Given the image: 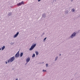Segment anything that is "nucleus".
<instances>
[{
	"mask_svg": "<svg viewBox=\"0 0 80 80\" xmlns=\"http://www.w3.org/2000/svg\"><path fill=\"white\" fill-rule=\"evenodd\" d=\"M15 57L13 56L10 58V59H9L8 60V63H9V62H13V61L15 60Z\"/></svg>",
	"mask_w": 80,
	"mask_h": 80,
	"instance_id": "f257e3e1",
	"label": "nucleus"
},
{
	"mask_svg": "<svg viewBox=\"0 0 80 80\" xmlns=\"http://www.w3.org/2000/svg\"><path fill=\"white\" fill-rule=\"evenodd\" d=\"M36 45H37V44L36 43L34 44H32V45L31 47V48L29 49V50L30 51H31V50H32L33 49V48L36 47Z\"/></svg>",
	"mask_w": 80,
	"mask_h": 80,
	"instance_id": "f03ea898",
	"label": "nucleus"
},
{
	"mask_svg": "<svg viewBox=\"0 0 80 80\" xmlns=\"http://www.w3.org/2000/svg\"><path fill=\"white\" fill-rule=\"evenodd\" d=\"M20 51H18L17 53L15 55V57L16 58H18V57H19V56H20Z\"/></svg>",
	"mask_w": 80,
	"mask_h": 80,
	"instance_id": "7ed1b4c3",
	"label": "nucleus"
},
{
	"mask_svg": "<svg viewBox=\"0 0 80 80\" xmlns=\"http://www.w3.org/2000/svg\"><path fill=\"white\" fill-rule=\"evenodd\" d=\"M22 5H24L23 1H22L21 2H19V3L17 4L18 6H20Z\"/></svg>",
	"mask_w": 80,
	"mask_h": 80,
	"instance_id": "20e7f679",
	"label": "nucleus"
},
{
	"mask_svg": "<svg viewBox=\"0 0 80 80\" xmlns=\"http://www.w3.org/2000/svg\"><path fill=\"white\" fill-rule=\"evenodd\" d=\"M18 34H19V32H17L16 34H15L13 37L14 38H16L17 37L18 35Z\"/></svg>",
	"mask_w": 80,
	"mask_h": 80,
	"instance_id": "39448f33",
	"label": "nucleus"
},
{
	"mask_svg": "<svg viewBox=\"0 0 80 80\" xmlns=\"http://www.w3.org/2000/svg\"><path fill=\"white\" fill-rule=\"evenodd\" d=\"M30 60V57L28 58L26 60V61L27 62H29Z\"/></svg>",
	"mask_w": 80,
	"mask_h": 80,
	"instance_id": "423d86ee",
	"label": "nucleus"
},
{
	"mask_svg": "<svg viewBox=\"0 0 80 80\" xmlns=\"http://www.w3.org/2000/svg\"><path fill=\"white\" fill-rule=\"evenodd\" d=\"M74 37H75V36H73L72 34L69 37V38H71L72 39Z\"/></svg>",
	"mask_w": 80,
	"mask_h": 80,
	"instance_id": "0eeeda50",
	"label": "nucleus"
},
{
	"mask_svg": "<svg viewBox=\"0 0 80 80\" xmlns=\"http://www.w3.org/2000/svg\"><path fill=\"white\" fill-rule=\"evenodd\" d=\"M42 17L43 18H45L46 17V14H45V13L43 14L42 15Z\"/></svg>",
	"mask_w": 80,
	"mask_h": 80,
	"instance_id": "6e6552de",
	"label": "nucleus"
},
{
	"mask_svg": "<svg viewBox=\"0 0 80 80\" xmlns=\"http://www.w3.org/2000/svg\"><path fill=\"white\" fill-rule=\"evenodd\" d=\"M72 34L75 37L77 35V32H74Z\"/></svg>",
	"mask_w": 80,
	"mask_h": 80,
	"instance_id": "1a4fd4ad",
	"label": "nucleus"
},
{
	"mask_svg": "<svg viewBox=\"0 0 80 80\" xmlns=\"http://www.w3.org/2000/svg\"><path fill=\"white\" fill-rule=\"evenodd\" d=\"M5 46H3L2 47V50H4V49H5Z\"/></svg>",
	"mask_w": 80,
	"mask_h": 80,
	"instance_id": "9d476101",
	"label": "nucleus"
},
{
	"mask_svg": "<svg viewBox=\"0 0 80 80\" xmlns=\"http://www.w3.org/2000/svg\"><path fill=\"white\" fill-rule=\"evenodd\" d=\"M71 11L72 12H75V9L74 8L72 9Z\"/></svg>",
	"mask_w": 80,
	"mask_h": 80,
	"instance_id": "9b49d317",
	"label": "nucleus"
},
{
	"mask_svg": "<svg viewBox=\"0 0 80 80\" xmlns=\"http://www.w3.org/2000/svg\"><path fill=\"white\" fill-rule=\"evenodd\" d=\"M23 52H21L20 54V57H22V56H23Z\"/></svg>",
	"mask_w": 80,
	"mask_h": 80,
	"instance_id": "f8f14e48",
	"label": "nucleus"
},
{
	"mask_svg": "<svg viewBox=\"0 0 80 80\" xmlns=\"http://www.w3.org/2000/svg\"><path fill=\"white\" fill-rule=\"evenodd\" d=\"M58 56L56 57L54 60L55 61H57V59H58Z\"/></svg>",
	"mask_w": 80,
	"mask_h": 80,
	"instance_id": "ddd939ff",
	"label": "nucleus"
},
{
	"mask_svg": "<svg viewBox=\"0 0 80 80\" xmlns=\"http://www.w3.org/2000/svg\"><path fill=\"white\" fill-rule=\"evenodd\" d=\"M35 53L36 55H38V51H36Z\"/></svg>",
	"mask_w": 80,
	"mask_h": 80,
	"instance_id": "4468645a",
	"label": "nucleus"
},
{
	"mask_svg": "<svg viewBox=\"0 0 80 80\" xmlns=\"http://www.w3.org/2000/svg\"><path fill=\"white\" fill-rule=\"evenodd\" d=\"M35 57V54L34 53L33 54L32 57Z\"/></svg>",
	"mask_w": 80,
	"mask_h": 80,
	"instance_id": "2eb2a0df",
	"label": "nucleus"
},
{
	"mask_svg": "<svg viewBox=\"0 0 80 80\" xmlns=\"http://www.w3.org/2000/svg\"><path fill=\"white\" fill-rule=\"evenodd\" d=\"M68 13V11L67 10L65 11V13H66V14H67Z\"/></svg>",
	"mask_w": 80,
	"mask_h": 80,
	"instance_id": "dca6fc26",
	"label": "nucleus"
},
{
	"mask_svg": "<svg viewBox=\"0 0 80 80\" xmlns=\"http://www.w3.org/2000/svg\"><path fill=\"white\" fill-rule=\"evenodd\" d=\"M8 16H10V15H12V13H9L8 14Z\"/></svg>",
	"mask_w": 80,
	"mask_h": 80,
	"instance_id": "f3484780",
	"label": "nucleus"
},
{
	"mask_svg": "<svg viewBox=\"0 0 80 80\" xmlns=\"http://www.w3.org/2000/svg\"><path fill=\"white\" fill-rule=\"evenodd\" d=\"M46 67H48V64H46Z\"/></svg>",
	"mask_w": 80,
	"mask_h": 80,
	"instance_id": "a211bd4d",
	"label": "nucleus"
},
{
	"mask_svg": "<svg viewBox=\"0 0 80 80\" xmlns=\"http://www.w3.org/2000/svg\"><path fill=\"white\" fill-rule=\"evenodd\" d=\"M46 39H47V38H44L43 39V41H45Z\"/></svg>",
	"mask_w": 80,
	"mask_h": 80,
	"instance_id": "6ab92c4d",
	"label": "nucleus"
},
{
	"mask_svg": "<svg viewBox=\"0 0 80 80\" xmlns=\"http://www.w3.org/2000/svg\"><path fill=\"white\" fill-rule=\"evenodd\" d=\"M42 72H47V71L46 70H45L44 69H43L42 71Z\"/></svg>",
	"mask_w": 80,
	"mask_h": 80,
	"instance_id": "aec40b11",
	"label": "nucleus"
},
{
	"mask_svg": "<svg viewBox=\"0 0 80 80\" xmlns=\"http://www.w3.org/2000/svg\"><path fill=\"white\" fill-rule=\"evenodd\" d=\"M14 44V43L13 42H12L11 43V45H13Z\"/></svg>",
	"mask_w": 80,
	"mask_h": 80,
	"instance_id": "412c9836",
	"label": "nucleus"
},
{
	"mask_svg": "<svg viewBox=\"0 0 80 80\" xmlns=\"http://www.w3.org/2000/svg\"><path fill=\"white\" fill-rule=\"evenodd\" d=\"M5 62H6V64H7V63H8V62L7 61H6Z\"/></svg>",
	"mask_w": 80,
	"mask_h": 80,
	"instance_id": "4be33fe9",
	"label": "nucleus"
},
{
	"mask_svg": "<svg viewBox=\"0 0 80 80\" xmlns=\"http://www.w3.org/2000/svg\"><path fill=\"white\" fill-rule=\"evenodd\" d=\"M38 2H40L41 1V0H38Z\"/></svg>",
	"mask_w": 80,
	"mask_h": 80,
	"instance_id": "5701e85b",
	"label": "nucleus"
},
{
	"mask_svg": "<svg viewBox=\"0 0 80 80\" xmlns=\"http://www.w3.org/2000/svg\"><path fill=\"white\" fill-rule=\"evenodd\" d=\"M73 0H71V2H73Z\"/></svg>",
	"mask_w": 80,
	"mask_h": 80,
	"instance_id": "b1692460",
	"label": "nucleus"
},
{
	"mask_svg": "<svg viewBox=\"0 0 80 80\" xmlns=\"http://www.w3.org/2000/svg\"><path fill=\"white\" fill-rule=\"evenodd\" d=\"M61 54H59V56H61Z\"/></svg>",
	"mask_w": 80,
	"mask_h": 80,
	"instance_id": "393cba45",
	"label": "nucleus"
},
{
	"mask_svg": "<svg viewBox=\"0 0 80 80\" xmlns=\"http://www.w3.org/2000/svg\"><path fill=\"white\" fill-rule=\"evenodd\" d=\"M1 48H0V50H1Z\"/></svg>",
	"mask_w": 80,
	"mask_h": 80,
	"instance_id": "a878e982",
	"label": "nucleus"
},
{
	"mask_svg": "<svg viewBox=\"0 0 80 80\" xmlns=\"http://www.w3.org/2000/svg\"><path fill=\"white\" fill-rule=\"evenodd\" d=\"M55 2H56V0H55Z\"/></svg>",
	"mask_w": 80,
	"mask_h": 80,
	"instance_id": "bb28decb",
	"label": "nucleus"
}]
</instances>
